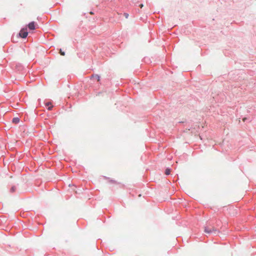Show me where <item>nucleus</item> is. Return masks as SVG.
<instances>
[{
	"label": "nucleus",
	"mask_w": 256,
	"mask_h": 256,
	"mask_svg": "<svg viewBox=\"0 0 256 256\" xmlns=\"http://www.w3.org/2000/svg\"><path fill=\"white\" fill-rule=\"evenodd\" d=\"M28 32H27V29L26 28H22L19 33L20 36L22 38H26V36H28Z\"/></svg>",
	"instance_id": "nucleus-1"
},
{
	"label": "nucleus",
	"mask_w": 256,
	"mask_h": 256,
	"mask_svg": "<svg viewBox=\"0 0 256 256\" xmlns=\"http://www.w3.org/2000/svg\"><path fill=\"white\" fill-rule=\"evenodd\" d=\"M216 230L214 228H208L206 227L204 228V232L207 234H210L214 232H215Z\"/></svg>",
	"instance_id": "nucleus-2"
},
{
	"label": "nucleus",
	"mask_w": 256,
	"mask_h": 256,
	"mask_svg": "<svg viewBox=\"0 0 256 256\" xmlns=\"http://www.w3.org/2000/svg\"><path fill=\"white\" fill-rule=\"evenodd\" d=\"M28 28L30 30H35L36 29L35 22H30L28 24Z\"/></svg>",
	"instance_id": "nucleus-3"
},
{
	"label": "nucleus",
	"mask_w": 256,
	"mask_h": 256,
	"mask_svg": "<svg viewBox=\"0 0 256 256\" xmlns=\"http://www.w3.org/2000/svg\"><path fill=\"white\" fill-rule=\"evenodd\" d=\"M92 78L96 79L98 82L100 80V76L98 74L92 75Z\"/></svg>",
	"instance_id": "nucleus-4"
},
{
	"label": "nucleus",
	"mask_w": 256,
	"mask_h": 256,
	"mask_svg": "<svg viewBox=\"0 0 256 256\" xmlns=\"http://www.w3.org/2000/svg\"><path fill=\"white\" fill-rule=\"evenodd\" d=\"M20 121V120L18 118H13L12 120V122H14V123H18Z\"/></svg>",
	"instance_id": "nucleus-5"
},
{
	"label": "nucleus",
	"mask_w": 256,
	"mask_h": 256,
	"mask_svg": "<svg viewBox=\"0 0 256 256\" xmlns=\"http://www.w3.org/2000/svg\"><path fill=\"white\" fill-rule=\"evenodd\" d=\"M170 170L169 168H166L165 171V174L166 175H168L170 174Z\"/></svg>",
	"instance_id": "nucleus-6"
},
{
	"label": "nucleus",
	"mask_w": 256,
	"mask_h": 256,
	"mask_svg": "<svg viewBox=\"0 0 256 256\" xmlns=\"http://www.w3.org/2000/svg\"><path fill=\"white\" fill-rule=\"evenodd\" d=\"M124 16L126 18H128L129 16V15L128 13H124Z\"/></svg>",
	"instance_id": "nucleus-7"
},
{
	"label": "nucleus",
	"mask_w": 256,
	"mask_h": 256,
	"mask_svg": "<svg viewBox=\"0 0 256 256\" xmlns=\"http://www.w3.org/2000/svg\"><path fill=\"white\" fill-rule=\"evenodd\" d=\"M60 54L62 56H64L65 54L64 52H62L61 50H60Z\"/></svg>",
	"instance_id": "nucleus-8"
},
{
	"label": "nucleus",
	"mask_w": 256,
	"mask_h": 256,
	"mask_svg": "<svg viewBox=\"0 0 256 256\" xmlns=\"http://www.w3.org/2000/svg\"><path fill=\"white\" fill-rule=\"evenodd\" d=\"M52 106H50L48 107V110H51L52 109Z\"/></svg>",
	"instance_id": "nucleus-9"
},
{
	"label": "nucleus",
	"mask_w": 256,
	"mask_h": 256,
	"mask_svg": "<svg viewBox=\"0 0 256 256\" xmlns=\"http://www.w3.org/2000/svg\"><path fill=\"white\" fill-rule=\"evenodd\" d=\"M50 106H51V104H50V102H48V103H46V106H50Z\"/></svg>",
	"instance_id": "nucleus-10"
},
{
	"label": "nucleus",
	"mask_w": 256,
	"mask_h": 256,
	"mask_svg": "<svg viewBox=\"0 0 256 256\" xmlns=\"http://www.w3.org/2000/svg\"><path fill=\"white\" fill-rule=\"evenodd\" d=\"M140 8H143V6H144L143 4H140Z\"/></svg>",
	"instance_id": "nucleus-11"
},
{
	"label": "nucleus",
	"mask_w": 256,
	"mask_h": 256,
	"mask_svg": "<svg viewBox=\"0 0 256 256\" xmlns=\"http://www.w3.org/2000/svg\"><path fill=\"white\" fill-rule=\"evenodd\" d=\"M11 190H12V192L14 191V187H12V188Z\"/></svg>",
	"instance_id": "nucleus-12"
},
{
	"label": "nucleus",
	"mask_w": 256,
	"mask_h": 256,
	"mask_svg": "<svg viewBox=\"0 0 256 256\" xmlns=\"http://www.w3.org/2000/svg\"><path fill=\"white\" fill-rule=\"evenodd\" d=\"M246 120V118H244L242 119V120H243L244 122V121Z\"/></svg>",
	"instance_id": "nucleus-13"
},
{
	"label": "nucleus",
	"mask_w": 256,
	"mask_h": 256,
	"mask_svg": "<svg viewBox=\"0 0 256 256\" xmlns=\"http://www.w3.org/2000/svg\"><path fill=\"white\" fill-rule=\"evenodd\" d=\"M90 14H94V12H90Z\"/></svg>",
	"instance_id": "nucleus-14"
}]
</instances>
